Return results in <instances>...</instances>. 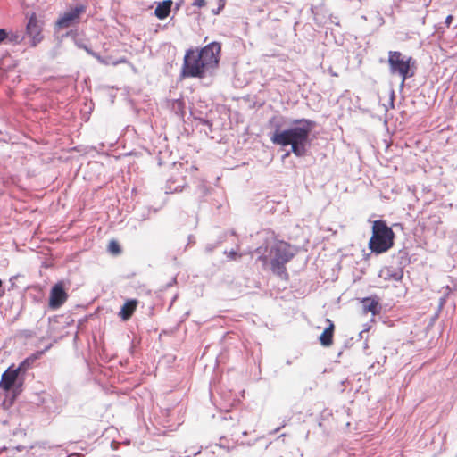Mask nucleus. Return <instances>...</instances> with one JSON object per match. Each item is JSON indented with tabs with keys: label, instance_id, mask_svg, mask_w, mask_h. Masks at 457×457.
I'll return each mask as SVG.
<instances>
[{
	"label": "nucleus",
	"instance_id": "obj_13",
	"mask_svg": "<svg viewBox=\"0 0 457 457\" xmlns=\"http://www.w3.org/2000/svg\"><path fill=\"white\" fill-rule=\"evenodd\" d=\"M380 277H383L386 280L399 281L403 278V271L386 267L381 270Z\"/></svg>",
	"mask_w": 457,
	"mask_h": 457
},
{
	"label": "nucleus",
	"instance_id": "obj_18",
	"mask_svg": "<svg viewBox=\"0 0 457 457\" xmlns=\"http://www.w3.org/2000/svg\"><path fill=\"white\" fill-rule=\"evenodd\" d=\"M192 5L198 8H202L206 5V2L205 0H193Z\"/></svg>",
	"mask_w": 457,
	"mask_h": 457
},
{
	"label": "nucleus",
	"instance_id": "obj_21",
	"mask_svg": "<svg viewBox=\"0 0 457 457\" xmlns=\"http://www.w3.org/2000/svg\"><path fill=\"white\" fill-rule=\"evenodd\" d=\"M453 20V15H448V16L445 18V25H446V27H447V28H449V27L451 26Z\"/></svg>",
	"mask_w": 457,
	"mask_h": 457
},
{
	"label": "nucleus",
	"instance_id": "obj_24",
	"mask_svg": "<svg viewBox=\"0 0 457 457\" xmlns=\"http://www.w3.org/2000/svg\"><path fill=\"white\" fill-rule=\"evenodd\" d=\"M287 156H289V153H287V154H285V157H287Z\"/></svg>",
	"mask_w": 457,
	"mask_h": 457
},
{
	"label": "nucleus",
	"instance_id": "obj_12",
	"mask_svg": "<svg viewBox=\"0 0 457 457\" xmlns=\"http://www.w3.org/2000/svg\"><path fill=\"white\" fill-rule=\"evenodd\" d=\"M172 4V0H165L159 3L154 10L155 16L160 20L167 18L170 13Z\"/></svg>",
	"mask_w": 457,
	"mask_h": 457
},
{
	"label": "nucleus",
	"instance_id": "obj_5",
	"mask_svg": "<svg viewBox=\"0 0 457 457\" xmlns=\"http://www.w3.org/2000/svg\"><path fill=\"white\" fill-rule=\"evenodd\" d=\"M411 60V57H406L401 52H389L388 64L390 71L392 74H398L402 79V83H404L406 79L410 76L409 71Z\"/></svg>",
	"mask_w": 457,
	"mask_h": 457
},
{
	"label": "nucleus",
	"instance_id": "obj_2",
	"mask_svg": "<svg viewBox=\"0 0 457 457\" xmlns=\"http://www.w3.org/2000/svg\"><path fill=\"white\" fill-rule=\"evenodd\" d=\"M294 124H303V126L291 127L282 131L277 130L270 140L278 145H291L292 153L301 157L306 154V145L314 122L307 119H301L295 120Z\"/></svg>",
	"mask_w": 457,
	"mask_h": 457
},
{
	"label": "nucleus",
	"instance_id": "obj_3",
	"mask_svg": "<svg viewBox=\"0 0 457 457\" xmlns=\"http://www.w3.org/2000/svg\"><path fill=\"white\" fill-rule=\"evenodd\" d=\"M255 252L259 254L258 260L262 262V266H270L272 272L281 278L287 279L288 273L286 264L295 256L293 246L283 240H276L270 246H259Z\"/></svg>",
	"mask_w": 457,
	"mask_h": 457
},
{
	"label": "nucleus",
	"instance_id": "obj_16",
	"mask_svg": "<svg viewBox=\"0 0 457 457\" xmlns=\"http://www.w3.org/2000/svg\"><path fill=\"white\" fill-rule=\"evenodd\" d=\"M108 251L114 255H118L121 252L119 243L115 240H111L109 242Z\"/></svg>",
	"mask_w": 457,
	"mask_h": 457
},
{
	"label": "nucleus",
	"instance_id": "obj_1",
	"mask_svg": "<svg viewBox=\"0 0 457 457\" xmlns=\"http://www.w3.org/2000/svg\"><path fill=\"white\" fill-rule=\"evenodd\" d=\"M221 45L212 42L202 48H189L186 51L181 75L184 78H204L215 70L220 62Z\"/></svg>",
	"mask_w": 457,
	"mask_h": 457
},
{
	"label": "nucleus",
	"instance_id": "obj_6",
	"mask_svg": "<svg viewBox=\"0 0 457 457\" xmlns=\"http://www.w3.org/2000/svg\"><path fill=\"white\" fill-rule=\"evenodd\" d=\"M69 295L67 293L64 281H58L54 285L50 291L48 306L52 310L59 309L68 300Z\"/></svg>",
	"mask_w": 457,
	"mask_h": 457
},
{
	"label": "nucleus",
	"instance_id": "obj_10",
	"mask_svg": "<svg viewBox=\"0 0 457 457\" xmlns=\"http://www.w3.org/2000/svg\"><path fill=\"white\" fill-rule=\"evenodd\" d=\"M328 326L324 329L319 337L320 344L324 347H330L334 343L335 325L329 319L326 320Z\"/></svg>",
	"mask_w": 457,
	"mask_h": 457
},
{
	"label": "nucleus",
	"instance_id": "obj_7",
	"mask_svg": "<svg viewBox=\"0 0 457 457\" xmlns=\"http://www.w3.org/2000/svg\"><path fill=\"white\" fill-rule=\"evenodd\" d=\"M26 34L30 38L31 45L37 46L42 38V22L37 20L36 13H32L26 26Z\"/></svg>",
	"mask_w": 457,
	"mask_h": 457
},
{
	"label": "nucleus",
	"instance_id": "obj_20",
	"mask_svg": "<svg viewBox=\"0 0 457 457\" xmlns=\"http://www.w3.org/2000/svg\"><path fill=\"white\" fill-rule=\"evenodd\" d=\"M8 34L5 29H0V43L3 42L6 37Z\"/></svg>",
	"mask_w": 457,
	"mask_h": 457
},
{
	"label": "nucleus",
	"instance_id": "obj_11",
	"mask_svg": "<svg viewBox=\"0 0 457 457\" xmlns=\"http://www.w3.org/2000/svg\"><path fill=\"white\" fill-rule=\"evenodd\" d=\"M137 303H138V302L136 299L127 301L122 305V307L119 312V316L121 318V320H129L131 318V316L133 315V313L135 312Z\"/></svg>",
	"mask_w": 457,
	"mask_h": 457
},
{
	"label": "nucleus",
	"instance_id": "obj_14",
	"mask_svg": "<svg viewBox=\"0 0 457 457\" xmlns=\"http://www.w3.org/2000/svg\"><path fill=\"white\" fill-rule=\"evenodd\" d=\"M85 50L92 54L95 58H96L101 63L103 64H105V65H113V66H116L118 64H120V63H127L128 61L125 57H122L117 61H112L110 57H107V58H102L100 55L93 53L91 50H89L87 47L85 46Z\"/></svg>",
	"mask_w": 457,
	"mask_h": 457
},
{
	"label": "nucleus",
	"instance_id": "obj_9",
	"mask_svg": "<svg viewBox=\"0 0 457 457\" xmlns=\"http://www.w3.org/2000/svg\"><path fill=\"white\" fill-rule=\"evenodd\" d=\"M19 375V369H8L2 374L0 387L4 391H9L16 382Z\"/></svg>",
	"mask_w": 457,
	"mask_h": 457
},
{
	"label": "nucleus",
	"instance_id": "obj_22",
	"mask_svg": "<svg viewBox=\"0 0 457 457\" xmlns=\"http://www.w3.org/2000/svg\"><path fill=\"white\" fill-rule=\"evenodd\" d=\"M228 256L229 259H232V260H235L237 259L239 255L234 252V251H230L228 253Z\"/></svg>",
	"mask_w": 457,
	"mask_h": 457
},
{
	"label": "nucleus",
	"instance_id": "obj_23",
	"mask_svg": "<svg viewBox=\"0 0 457 457\" xmlns=\"http://www.w3.org/2000/svg\"><path fill=\"white\" fill-rule=\"evenodd\" d=\"M4 290L3 289V281L0 279V297L4 296Z\"/></svg>",
	"mask_w": 457,
	"mask_h": 457
},
{
	"label": "nucleus",
	"instance_id": "obj_8",
	"mask_svg": "<svg viewBox=\"0 0 457 457\" xmlns=\"http://www.w3.org/2000/svg\"><path fill=\"white\" fill-rule=\"evenodd\" d=\"M86 12V6L83 4L77 5L65 12L57 21V25L61 28H68L73 22L79 19V16Z\"/></svg>",
	"mask_w": 457,
	"mask_h": 457
},
{
	"label": "nucleus",
	"instance_id": "obj_17",
	"mask_svg": "<svg viewBox=\"0 0 457 457\" xmlns=\"http://www.w3.org/2000/svg\"><path fill=\"white\" fill-rule=\"evenodd\" d=\"M24 447L23 446H17L16 448H8V447H4L2 449H0V453L2 452H7L8 453V456L10 457H13L14 456V453H15V451H21Z\"/></svg>",
	"mask_w": 457,
	"mask_h": 457
},
{
	"label": "nucleus",
	"instance_id": "obj_15",
	"mask_svg": "<svg viewBox=\"0 0 457 457\" xmlns=\"http://www.w3.org/2000/svg\"><path fill=\"white\" fill-rule=\"evenodd\" d=\"M363 303H365L364 304L365 312H369L373 314L378 313L379 310H378V301L371 299V298H365V299H363Z\"/></svg>",
	"mask_w": 457,
	"mask_h": 457
},
{
	"label": "nucleus",
	"instance_id": "obj_19",
	"mask_svg": "<svg viewBox=\"0 0 457 457\" xmlns=\"http://www.w3.org/2000/svg\"><path fill=\"white\" fill-rule=\"evenodd\" d=\"M224 6H225V0H220L219 8L217 11H213V13L219 14L220 12L224 8Z\"/></svg>",
	"mask_w": 457,
	"mask_h": 457
},
{
	"label": "nucleus",
	"instance_id": "obj_4",
	"mask_svg": "<svg viewBox=\"0 0 457 457\" xmlns=\"http://www.w3.org/2000/svg\"><path fill=\"white\" fill-rule=\"evenodd\" d=\"M395 233L385 220H377L372 224L369 249L377 254L387 252L394 245Z\"/></svg>",
	"mask_w": 457,
	"mask_h": 457
}]
</instances>
